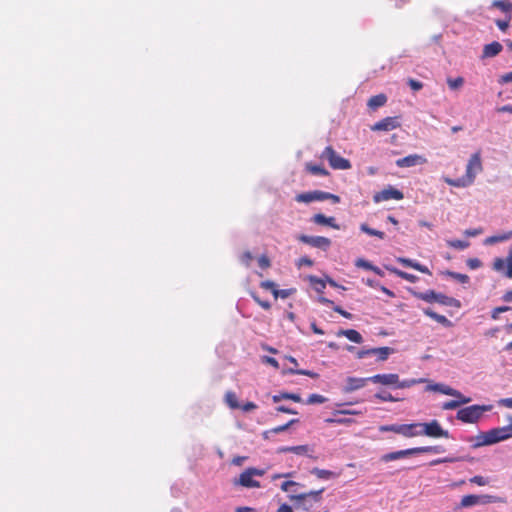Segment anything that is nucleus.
Masks as SVG:
<instances>
[{"instance_id": "1", "label": "nucleus", "mask_w": 512, "mask_h": 512, "mask_svg": "<svg viewBox=\"0 0 512 512\" xmlns=\"http://www.w3.org/2000/svg\"><path fill=\"white\" fill-rule=\"evenodd\" d=\"M492 405H471L458 410L456 418L463 423H477L485 412L491 411Z\"/></svg>"}, {"instance_id": "2", "label": "nucleus", "mask_w": 512, "mask_h": 512, "mask_svg": "<svg viewBox=\"0 0 512 512\" xmlns=\"http://www.w3.org/2000/svg\"><path fill=\"white\" fill-rule=\"evenodd\" d=\"M324 489L310 491L301 494H289L288 498L295 502L297 509H302L304 512H308L314 505L321 500V494Z\"/></svg>"}, {"instance_id": "3", "label": "nucleus", "mask_w": 512, "mask_h": 512, "mask_svg": "<svg viewBox=\"0 0 512 512\" xmlns=\"http://www.w3.org/2000/svg\"><path fill=\"white\" fill-rule=\"evenodd\" d=\"M413 295L421 300H424L428 303L437 302L439 304H442L444 306L449 307H460L459 300L446 296L442 293H437L434 290H427L425 292H413Z\"/></svg>"}, {"instance_id": "4", "label": "nucleus", "mask_w": 512, "mask_h": 512, "mask_svg": "<svg viewBox=\"0 0 512 512\" xmlns=\"http://www.w3.org/2000/svg\"><path fill=\"white\" fill-rule=\"evenodd\" d=\"M295 200L299 203H311L325 200H332L333 203H339L340 197L329 192L314 190L298 194Z\"/></svg>"}, {"instance_id": "5", "label": "nucleus", "mask_w": 512, "mask_h": 512, "mask_svg": "<svg viewBox=\"0 0 512 512\" xmlns=\"http://www.w3.org/2000/svg\"><path fill=\"white\" fill-rule=\"evenodd\" d=\"M321 157L326 159L333 169L347 170L351 168L350 161L337 154L331 146H328L324 149Z\"/></svg>"}, {"instance_id": "6", "label": "nucleus", "mask_w": 512, "mask_h": 512, "mask_svg": "<svg viewBox=\"0 0 512 512\" xmlns=\"http://www.w3.org/2000/svg\"><path fill=\"white\" fill-rule=\"evenodd\" d=\"M418 423L412 424H392V425H383L380 427L381 432H394L400 434L405 437H415L420 436V432L418 431Z\"/></svg>"}, {"instance_id": "7", "label": "nucleus", "mask_w": 512, "mask_h": 512, "mask_svg": "<svg viewBox=\"0 0 512 512\" xmlns=\"http://www.w3.org/2000/svg\"><path fill=\"white\" fill-rule=\"evenodd\" d=\"M418 426L420 435H425L432 438L449 437V432L444 430L437 420H432L428 423H418Z\"/></svg>"}, {"instance_id": "8", "label": "nucleus", "mask_w": 512, "mask_h": 512, "mask_svg": "<svg viewBox=\"0 0 512 512\" xmlns=\"http://www.w3.org/2000/svg\"><path fill=\"white\" fill-rule=\"evenodd\" d=\"M482 162L480 153H474L471 155L467 166H466V173L464 177L471 183V185L474 183L475 178L477 174H479L482 171Z\"/></svg>"}, {"instance_id": "9", "label": "nucleus", "mask_w": 512, "mask_h": 512, "mask_svg": "<svg viewBox=\"0 0 512 512\" xmlns=\"http://www.w3.org/2000/svg\"><path fill=\"white\" fill-rule=\"evenodd\" d=\"M510 433L508 431L507 426L493 428L487 431V436L483 440V443H490V445L496 444L501 441H505L509 439Z\"/></svg>"}, {"instance_id": "10", "label": "nucleus", "mask_w": 512, "mask_h": 512, "mask_svg": "<svg viewBox=\"0 0 512 512\" xmlns=\"http://www.w3.org/2000/svg\"><path fill=\"white\" fill-rule=\"evenodd\" d=\"M298 239L305 244L322 250H327L331 245V240L323 236H308L302 234Z\"/></svg>"}, {"instance_id": "11", "label": "nucleus", "mask_w": 512, "mask_h": 512, "mask_svg": "<svg viewBox=\"0 0 512 512\" xmlns=\"http://www.w3.org/2000/svg\"><path fill=\"white\" fill-rule=\"evenodd\" d=\"M493 496L490 495H465L460 502V508H468L477 504L491 503Z\"/></svg>"}, {"instance_id": "12", "label": "nucleus", "mask_w": 512, "mask_h": 512, "mask_svg": "<svg viewBox=\"0 0 512 512\" xmlns=\"http://www.w3.org/2000/svg\"><path fill=\"white\" fill-rule=\"evenodd\" d=\"M403 197H404V195L400 190L393 188V187H389L388 189H384V190L376 193L373 196V200H374V202L379 203V202L387 201L390 199L401 200V199H403Z\"/></svg>"}, {"instance_id": "13", "label": "nucleus", "mask_w": 512, "mask_h": 512, "mask_svg": "<svg viewBox=\"0 0 512 512\" xmlns=\"http://www.w3.org/2000/svg\"><path fill=\"white\" fill-rule=\"evenodd\" d=\"M400 126V122L397 117H386L376 122L372 127V131H391Z\"/></svg>"}, {"instance_id": "14", "label": "nucleus", "mask_w": 512, "mask_h": 512, "mask_svg": "<svg viewBox=\"0 0 512 512\" xmlns=\"http://www.w3.org/2000/svg\"><path fill=\"white\" fill-rule=\"evenodd\" d=\"M370 382L381 384L384 386H392L396 388L398 383V374L388 373V374H376L370 377Z\"/></svg>"}, {"instance_id": "15", "label": "nucleus", "mask_w": 512, "mask_h": 512, "mask_svg": "<svg viewBox=\"0 0 512 512\" xmlns=\"http://www.w3.org/2000/svg\"><path fill=\"white\" fill-rule=\"evenodd\" d=\"M367 382H370V377L366 378H356V377H348L346 380V385L343 388L345 393H351L356 390L363 388Z\"/></svg>"}, {"instance_id": "16", "label": "nucleus", "mask_w": 512, "mask_h": 512, "mask_svg": "<svg viewBox=\"0 0 512 512\" xmlns=\"http://www.w3.org/2000/svg\"><path fill=\"white\" fill-rule=\"evenodd\" d=\"M413 455H415L414 448H409V449H405V450H398V451L386 453L381 456L380 461L387 463L390 461L404 459V458H407V457L413 456Z\"/></svg>"}, {"instance_id": "17", "label": "nucleus", "mask_w": 512, "mask_h": 512, "mask_svg": "<svg viewBox=\"0 0 512 512\" xmlns=\"http://www.w3.org/2000/svg\"><path fill=\"white\" fill-rule=\"evenodd\" d=\"M425 162V159L420 155L411 154L406 157L396 160V165L400 168L414 167Z\"/></svg>"}, {"instance_id": "18", "label": "nucleus", "mask_w": 512, "mask_h": 512, "mask_svg": "<svg viewBox=\"0 0 512 512\" xmlns=\"http://www.w3.org/2000/svg\"><path fill=\"white\" fill-rule=\"evenodd\" d=\"M502 49V45L497 41L486 44L483 48L481 59L495 57L502 51Z\"/></svg>"}, {"instance_id": "19", "label": "nucleus", "mask_w": 512, "mask_h": 512, "mask_svg": "<svg viewBox=\"0 0 512 512\" xmlns=\"http://www.w3.org/2000/svg\"><path fill=\"white\" fill-rule=\"evenodd\" d=\"M238 483L248 488L260 487V483L253 479L252 470L248 469L240 474Z\"/></svg>"}, {"instance_id": "20", "label": "nucleus", "mask_w": 512, "mask_h": 512, "mask_svg": "<svg viewBox=\"0 0 512 512\" xmlns=\"http://www.w3.org/2000/svg\"><path fill=\"white\" fill-rule=\"evenodd\" d=\"M427 390L439 392V393H442V394L448 395V396L458 395V390H456L448 385L442 384V383L430 384L427 386Z\"/></svg>"}, {"instance_id": "21", "label": "nucleus", "mask_w": 512, "mask_h": 512, "mask_svg": "<svg viewBox=\"0 0 512 512\" xmlns=\"http://www.w3.org/2000/svg\"><path fill=\"white\" fill-rule=\"evenodd\" d=\"M312 222L318 225H327L334 229H340V226L335 222L334 217H327L324 214H315L312 217Z\"/></svg>"}, {"instance_id": "22", "label": "nucleus", "mask_w": 512, "mask_h": 512, "mask_svg": "<svg viewBox=\"0 0 512 512\" xmlns=\"http://www.w3.org/2000/svg\"><path fill=\"white\" fill-rule=\"evenodd\" d=\"M337 336H345L347 339L357 344H361L363 342L362 335L354 329H341L337 332Z\"/></svg>"}, {"instance_id": "23", "label": "nucleus", "mask_w": 512, "mask_h": 512, "mask_svg": "<svg viewBox=\"0 0 512 512\" xmlns=\"http://www.w3.org/2000/svg\"><path fill=\"white\" fill-rule=\"evenodd\" d=\"M423 312L425 315H427L428 317L432 318L433 320L442 324L445 327H450L452 324L451 321L449 319H447L445 316L437 314L436 312L432 311L430 308L423 309Z\"/></svg>"}, {"instance_id": "24", "label": "nucleus", "mask_w": 512, "mask_h": 512, "mask_svg": "<svg viewBox=\"0 0 512 512\" xmlns=\"http://www.w3.org/2000/svg\"><path fill=\"white\" fill-rule=\"evenodd\" d=\"M385 268L387 270H389L390 272L396 274L398 277H400V278H402L404 280H407V281H409L411 283H415L419 279L416 275L404 272V271L399 270V269H397L395 267H392V266H385Z\"/></svg>"}, {"instance_id": "25", "label": "nucleus", "mask_w": 512, "mask_h": 512, "mask_svg": "<svg viewBox=\"0 0 512 512\" xmlns=\"http://www.w3.org/2000/svg\"><path fill=\"white\" fill-rule=\"evenodd\" d=\"M387 102V97L384 94H378L375 96H372L368 100V107L375 110L381 106H383Z\"/></svg>"}, {"instance_id": "26", "label": "nucleus", "mask_w": 512, "mask_h": 512, "mask_svg": "<svg viewBox=\"0 0 512 512\" xmlns=\"http://www.w3.org/2000/svg\"><path fill=\"white\" fill-rule=\"evenodd\" d=\"M272 400H273L274 403H278V402H280L282 400H293L294 402H301L302 401L300 395L294 394V393H287V392L274 395L272 397Z\"/></svg>"}, {"instance_id": "27", "label": "nucleus", "mask_w": 512, "mask_h": 512, "mask_svg": "<svg viewBox=\"0 0 512 512\" xmlns=\"http://www.w3.org/2000/svg\"><path fill=\"white\" fill-rule=\"evenodd\" d=\"M372 352V355H376L379 361H385L388 356L394 352V349L390 347H378L372 348Z\"/></svg>"}, {"instance_id": "28", "label": "nucleus", "mask_w": 512, "mask_h": 512, "mask_svg": "<svg viewBox=\"0 0 512 512\" xmlns=\"http://www.w3.org/2000/svg\"><path fill=\"white\" fill-rule=\"evenodd\" d=\"M306 170L316 176H327L328 171L322 166L313 163L306 164Z\"/></svg>"}, {"instance_id": "29", "label": "nucleus", "mask_w": 512, "mask_h": 512, "mask_svg": "<svg viewBox=\"0 0 512 512\" xmlns=\"http://www.w3.org/2000/svg\"><path fill=\"white\" fill-rule=\"evenodd\" d=\"M444 180L448 185L458 188H465L471 185L464 176L457 179L445 178Z\"/></svg>"}, {"instance_id": "30", "label": "nucleus", "mask_w": 512, "mask_h": 512, "mask_svg": "<svg viewBox=\"0 0 512 512\" xmlns=\"http://www.w3.org/2000/svg\"><path fill=\"white\" fill-rule=\"evenodd\" d=\"M425 379L423 378H420V379H405V380H400L398 378V383H397V386H396V389H405V388H410L416 384H419V383H422L424 382Z\"/></svg>"}, {"instance_id": "31", "label": "nucleus", "mask_w": 512, "mask_h": 512, "mask_svg": "<svg viewBox=\"0 0 512 512\" xmlns=\"http://www.w3.org/2000/svg\"><path fill=\"white\" fill-rule=\"evenodd\" d=\"M359 228H360V230L363 233H366V234H368L370 236H375V237H378L380 239H384V237H385V233L384 232L376 230V229H373V228L369 227L366 223L360 224Z\"/></svg>"}, {"instance_id": "32", "label": "nucleus", "mask_w": 512, "mask_h": 512, "mask_svg": "<svg viewBox=\"0 0 512 512\" xmlns=\"http://www.w3.org/2000/svg\"><path fill=\"white\" fill-rule=\"evenodd\" d=\"M374 398L383 401V402H397L400 398L393 396L391 393L381 390L380 392L374 395Z\"/></svg>"}, {"instance_id": "33", "label": "nucleus", "mask_w": 512, "mask_h": 512, "mask_svg": "<svg viewBox=\"0 0 512 512\" xmlns=\"http://www.w3.org/2000/svg\"><path fill=\"white\" fill-rule=\"evenodd\" d=\"M444 275H446L448 277H451V278L457 280L458 282H460L462 284H467L470 281V278H469L468 275L457 273V272L450 271V270L445 271Z\"/></svg>"}, {"instance_id": "34", "label": "nucleus", "mask_w": 512, "mask_h": 512, "mask_svg": "<svg viewBox=\"0 0 512 512\" xmlns=\"http://www.w3.org/2000/svg\"><path fill=\"white\" fill-rule=\"evenodd\" d=\"M511 237H512V232H508V233L503 234V235L490 236V237L485 239L484 243L486 245H492V244H495L497 242L506 241V240L510 239Z\"/></svg>"}, {"instance_id": "35", "label": "nucleus", "mask_w": 512, "mask_h": 512, "mask_svg": "<svg viewBox=\"0 0 512 512\" xmlns=\"http://www.w3.org/2000/svg\"><path fill=\"white\" fill-rule=\"evenodd\" d=\"M225 401H226L227 405L232 409L240 408V404H239L236 394L234 392H231V391L227 392L225 394Z\"/></svg>"}, {"instance_id": "36", "label": "nucleus", "mask_w": 512, "mask_h": 512, "mask_svg": "<svg viewBox=\"0 0 512 512\" xmlns=\"http://www.w3.org/2000/svg\"><path fill=\"white\" fill-rule=\"evenodd\" d=\"M310 283L314 286V289L318 293H322L324 288L326 287V282L323 279H320L316 276H309Z\"/></svg>"}, {"instance_id": "37", "label": "nucleus", "mask_w": 512, "mask_h": 512, "mask_svg": "<svg viewBox=\"0 0 512 512\" xmlns=\"http://www.w3.org/2000/svg\"><path fill=\"white\" fill-rule=\"evenodd\" d=\"M492 5L505 13H510L512 11V4L508 1L495 0Z\"/></svg>"}, {"instance_id": "38", "label": "nucleus", "mask_w": 512, "mask_h": 512, "mask_svg": "<svg viewBox=\"0 0 512 512\" xmlns=\"http://www.w3.org/2000/svg\"><path fill=\"white\" fill-rule=\"evenodd\" d=\"M446 243L449 247H452V248H455L458 250H464L469 246V242L464 241V240H458V239L447 240Z\"/></svg>"}, {"instance_id": "39", "label": "nucleus", "mask_w": 512, "mask_h": 512, "mask_svg": "<svg viewBox=\"0 0 512 512\" xmlns=\"http://www.w3.org/2000/svg\"><path fill=\"white\" fill-rule=\"evenodd\" d=\"M286 372L289 373V374L305 375V376H309L311 378L318 377V374H316V373H314L312 371L304 370V369H296L295 367L287 369Z\"/></svg>"}, {"instance_id": "40", "label": "nucleus", "mask_w": 512, "mask_h": 512, "mask_svg": "<svg viewBox=\"0 0 512 512\" xmlns=\"http://www.w3.org/2000/svg\"><path fill=\"white\" fill-rule=\"evenodd\" d=\"M507 268V258H495L493 262V269L497 272H503L505 274V270Z\"/></svg>"}, {"instance_id": "41", "label": "nucleus", "mask_w": 512, "mask_h": 512, "mask_svg": "<svg viewBox=\"0 0 512 512\" xmlns=\"http://www.w3.org/2000/svg\"><path fill=\"white\" fill-rule=\"evenodd\" d=\"M311 473L320 479H329L333 475V472L319 468H313Z\"/></svg>"}, {"instance_id": "42", "label": "nucleus", "mask_w": 512, "mask_h": 512, "mask_svg": "<svg viewBox=\"0 0 512 512\" xmlns=\"http://www.w3.org/2000/svg\"><path fill=\"white\" fill-rule=\"evenodd\" d=\"M326 398L320 394H311L308 399L306 400V403L309 405L312 404H322L326 402Z\"/></svg>"}, {"instance_id": "43", "label": "nucleus", "mask_w": 512, "mask_h": 512, "mask_svg": "<svg viewBox=\"0 0 512 512\" xmlns=\"http://www.w3.org/2000/svg\"><path fill=\"white\" fill-rule=\"evenodd\" d=\"M298 421V419H291L288 423L271 429L270 432L274 434H279L281 432L286 431L291 425L297 423Z\"/></svg>"}, {"instance_id": "44", "label": "nucleus", "mask_w": 512, "mask_h": 512, "mask_svg": "<svg viewBox=\"0 0 512 512\" xmlns=\"http://www.w3.org/2000/svg\"><path fill=\"white\" fill-rule=\"evenodd\" d=\"M447 83L451 89H457L461 87L464 83V79L462 77H457L455 79L448 78Z\"/></svg>"}, {"instance_id": "45", "label": "nucleus", "mask_w": 512, "mask_h": 512, "mask_svg": "<svg viewBox=\"0 0 512 512\" xmlns=\"http://www.w3.org/2000/svg\"><path fill=\"white\" fill-rule=\"evenodd\" d=\"M487 436V432H483V433H480L479 435H477L475 437V440L476 442L473 444V448H479V447H482V446H488L490 445V443H483V440L485 439V437Z\"/></svg>"}, {"instance_id": "46", "label": "nucleus", "mask_w": 512, "mask_h": 512, "mask_svg": "<svg viewBox=\"0 0 512 512\" xmlns=\"http://www.w3.org/2000/svg\"><path fill=\"white\" fill-rule=\"evenodd\" d=\"M289 450L291 453L303 455L309 451V447L307 445L291 446Z\"/></svg>"}, {"instance_id": "47", "label": "nucleus", "mask_w": 512, "mask_h": 512, "mask_svg": "<svg viewBox=\"0 0 512 512\" xmlns=\"http://www.w3.org/2000/svg\"><path fill=\"white\" fill-rule=\"evenodd\" d=\"M511 309L512 308L509 307V306H499V307H496L495 309H493L491 317H492V319L497 320L498 317H499V314H502L504 312L510 311Z\"/></svg>"}, {"instance_id": "48", "label": "nucleus", "mask_w": 512, "mask_h": 512, "mask_svg": "<svg viewBox=\"0 0 512 512\" xmlns=\"http://www.w3.org/2000/svg\"><path fill=\"white\" fill-rule=\"evenodd\" d=\"M470 482L479 486H485L489 483V480L483 476L476 475L470 479Z\"/></svg>"}, {"instance_id": "49", "label": "nucleus", "mask_w": 512, "mask_h": 512, "mask_svg": "<svg viewBox=\"0 0 512 512\" xmlns=\"http://www.w3.org/2000/svg\"><path fill=\"white\" fill-rule=\"evenodd\" d=\"M355 266L358 268H364L367 270H372L373 264L365 259L359 258L355 262Z\"/></svg>"}, {"instance_id": "50", "label": "nucleus", "mask_w": 512, "mask_h": 512, "mask_svg": "<svg viewBox=\"0 0 512 512\" xmlns=\"http://www.w3.org/2000/svg\"><path fill=\"white\" fill-rule=\"evenodd\" d=\"M298 486H301L300 483H297V482H294V481H284L280 488L282 491H285V492H290L292 487H298Z\"/></svg>"}, {"instance_id": "51", "label": "nucleus", "mask_w": 512, "mask_h": 512, "mask_svg": "<svg viewBox=\"0 0 512 512\" xmlns=\"http://www.w3.org/2000/svg\"><path fill=\"white\" fill-rule=\"evenodd\" d=\"M466 264L472 270L478 269L482 266V262L478 258H469L466 261Z\"/></svg>"}, {"instance_id": "52", "label": "nucleus", "mask_w": 512, "mask_h": 512, "mask_svg": "<svg viewBox=\"0 0 512 512\" xmlns=\"http://www.w3.org/2000/svg\"><path fill=\"white\" fill-rule=\"evenodd\" d=\"M452 397L456 398L455 400L457 401L459 407L471 401V398L464 396L459 390L458 395H452Z\"/></svg>"}, {"instance_id": "53", "label": "nucleus", "mask_w": 512, "mask_h": 512, "mask_svg": "<svg viewBox=\"0 0 512 512\" xmlns=\"http://www.w3.org/2000/svg\"><path fill=\"white\" fill-rule=\"evenodd\" d=\"M459 460L458 458H453V457H445V458H439V459H435L433 461L430 462V465L431 466H435V465H438V464H441V463H452V462H455Z\"/></svg>"}, {"instance_id": "54", "label": "nucleus", "mask_w": 512, "mask_h": 512, "mask_svg": "<svg viewBox=\"0 0 512 512\" xmlns=\"http://www.w3.org/2000/svg\"><path fill=\"white\" fill-rule=\"evenodd\" d=\"M407 83L413 91H419L420 89L423 88L422 82L412 79V78H409Z\"/></svg>"}, {"instance_id": "55", "label": "nucleus", "mask_w": 512, "mask_h": 512, "mask_svg": "<svg viewBox=\"0 0 512 512\" xmlns=\"http://www.w3.org/2000/svg\"><path fill=\"white\" fill-rule=\"evenodd\" d=\"M290 294H291V290H288V289H285V290L274 289L273 290V295L276 299L279 297L282 299L288 298L290 296Z\"/></svg>"}, {"instance_id": "56", "label": "nucleus", "mask_w": 512, "mask_h": 512, "mask_svg": "<svg viewBox=\"0 0 512 512\" xmlns=\"http://www.w3.org/2000/svg\"><path fill=\"white\" fill-rule=\"evenodd\" d=\"M397 262L401 263L405 267H411L413 269H414V265H416V263H417L414 260H411L409 258H404V257H398Z\"/></svg>"}, {"instance_id": "57", "label": "nucleus", "mask_w": 512, "mask_h": 512, "mask_svg": "<svg viewBox=\"0 0 512 512\" xmlns=\"http://www.w3.org/2000/svg\"><path fill=\"white\" fill-rule=\"evenodd\" d=\"M252 259L253 256L249 251L244 252L240 257L241 263L245 266H249Z\"/></svg>"}, {"instance_id": "58", "label": "nucleus", "mask_w": 512, "mask_h": 512, "mask_svg": "<svg viewBox=\"0 0 512 512\" xmlns=\"http://www.w3.org/2000/svg\"><path fill=\"white\" fill-rule=\"evenodd\" d=\"M481 233H483L482 228L466 229L464 231V235H466L467 237H476V236L480 235Z\"/></svg>"}, {"instance_id": "59", "label": "nucleus", "mask_w": 512, "mask_h": 512, "mask_svg": "<svg viewBox=\"0 0 512 512\" xmlns=\"http://www.w3.org/2000/svg\"><path fill=\"white\" fill-rule=\"evenodd\" d=\"M458 407L459 406H458V403L456 400H450V401L444 402L442 405L443 410H454Z\"/></svg>"}, {"instance_id": "60", "label": "nucleus", "mask_w": 512, "mask_h": 512, "mask_svg": "<svg viewBox=\"0 0 512 512\" xmlns=\"http://www.w3.org/2000/svg\"><path fill=\"white\" fill-rule=\"evenodd\" d=\"M332 309L339 313L340 315H342L343 317L347 318V319H352L353 318V315L345 310H343L340 306L338 305H335L332 307Z\"/></svg>"}, {"instance_id": "61", "label": "nucleus", "mask_w": 512, "mask_h": 512, "mask_svg": "<svg viewBox=\"0 0 512 512\" xmlns=\"http://www.w3.org/2000/svg\"><path fill=\"white\" fill-rule=\"evenodd\" d=\"M253 299L265 310L270 309L271 304L268 301L261 300L258 296L255 294H252Z\"/></svg>"}, {"instance_id": "62", "label": "nucleus", "mask_w": 512, "mask_h": 512, "mask_svg": "<svg viewBox=\"0 0 512 512\" xmlns=\"http://www.w3.org/2000/svg\"><path fill=\"white\" fill-rule=\"evenodd\" d=\"M258 264L261 269H267L270 266V260L265 255L259 257Z\"/></svg>"}, {"instance_id": "63", "label": "nucleus", "mask_w": 512, "mask_h": 512, "mask_svg": "<svg viewBox=\"0 0 512 512\" xmlns=\"http://www.w3.org/2000/svg\"><path fill=\"white\" fill-rule=\"evenodd\" d=\"M505 277L512 278V257L507 256V268L505 270Z\"/></svg>"}, {"instance_id": "64", "label": "nucleus", "mask_w": 512, "mask_h": 512, "mask_svg": "<svg viewBox=\"0 0 512 512\" xmlns=\"http://www.w3.org/2000/svg\"><path fill=\"white\" fill-rule=\"evenodd\" d=\"M498 82H499L500 84L512 83V71H511V72H509V73H506V74L502 75V76L499 78Z\"/></svg>"}]
</instances>
